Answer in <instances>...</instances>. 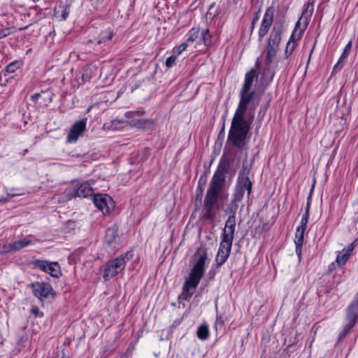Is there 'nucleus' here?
I'll list each match as a JSON object with an SVG mask.
<instances>
[{
    "instance_id": "nucleus-1",
    "label": "nucleus",
    "mask_w": 358,
    "mask_h": 358,
    "mask_svg": "<svg viewBox=\"0 0 358 358\" xmlns=\"http://www.w3.org/2000/svg\"><path fill=\"white\" fill-rule=\"evenodd\" d=\"M255 94V91L243 92L240 90V101L231 120L227 138V141L231 142L238 148L243 147L245 140L255 119V113L251 108L247 112L249 103Z\"/></svg>"
},
{
    "instance_id": "nucleus-2",
    "label": "nucleus",
    "mask_w": 358,
    "mask_h": 358,
    "mask_svg": "<svg viewBox=\"0 0 358 358\" xmlns=\"http://www.w3.org/2000/svg\"><path fill=\"white\" fill-rule=\"evenodd\" d=\"M197 253L199 257L191 269L182 287L183 294L185 295L186 299L192 296L205 271V264L208 259L207 252L206 250L200 249L197 251Z\"/></svg>"
},
{
    "instance_id": "nucleus-3",
    "label": "nucleus",
    "mask_w": 358,
    "mask_h": 358,
    "mask_svg": "<svg viewBox=\"0 0 358 358\" xmlns=\"http://www.w3.org/2000/svg\"><path fill=\"white\" fill-rule=\"evenodd\" d=\"M313 10L314 6L313 3H307L304 5V10L297 21L295 28L287 45H289L291 43H296L301 40L304 31L306 29L309 24Z\"/></svg>"
},
{
    "instance_id": "nucleus-4",
    "label": "nucleus",
    "mask_w": 358,
    "mask_h": 358,
    "mask_svg": "<svg viewBox=\"0 0 358 358\" xmlns=\"http://www.w3.org/2000/svg\"><path fill=\"white\" fill-rule=\"evenodd\" d=\"M221 191V189L208 187L203 201L204 218L207 220H213L214 218L213 210L218 201L219 197L220 196L222 199H225L227 198V194L225 195L222 194L220 195Z\"/></svg>"
},
{
    "instance_id": "nucleus-5",
    "label": "nucleus",
    "mask_w": 358,
    "mask_h": 358,
    "mask_svg": "<svg viewBox=\"0 0 358 358\" xmlns=\"http://www.w3.org/2000/svg\"><path fill=\"white\" fill-rule=\"evenodd\" d=\"M132 257V254L130 252L122 254L119 257L115 258L113 260L109 261L105 267L103 277L107 280L117 275L122 271L124 270L125 264Z\"/></svg>"
},
{
    "instance_id": "nucleus-6",
    "label": "nucleus",
    "mask_w": 358,
    "mask_h": 358,
    "mask_svg": "<svg viewBox=\"0 0 358 358\" xmlns=\"http://www.w3.org/2000/svg\"><path fill=\"white\" fill-rule=\"evenodd\" d=\"M229 166L230 161L229 158L223 155L220 159L216 171L210 182L209 187L222 190Z\"/></svg>"
},
{
    "instance_id": "nucleus-7",
    "label": "nucleus",
    "mask_w": 358,
    "mask_h": 358,
    "mask_svg": "<svg viewBox=\"0 0 358 358\" xmlns=\"http://www.w3.org/2000/svg\"><path fill=\"white\" fill-rule=\"evenodd\" d=\"M358 318V293L348 306L343 329L338 335V341L343 340L355 327Z\"/></svg>"
},
{
    "instance_id": "nucleus-8",
    "label": "nucleus",
    "mask_w": 358,
    "mask_h": 358,
    "mask_svg": "<svg viewBox=\"0 0 358 358\" xmlns=\"http://www.w3.org/2000/svg\"><path fill=\"white\" fill-rule=\"evenodd\" d=\"M144 113V110L129 111L125 113V116L130 120L129 124L133 127L144 130L150 129L154 127V122L151 119L136 118V115Z\"/></svg>"
},
{
    "instance_id": "nucleus-9",
    "label": "nucleus",
    "mask_w": 358,
    "mask_h": 358,
    "mask_svg": "<svg viewBox=\"0 0 358 358\" xmlns=\"http://www.w3.org/2000/svg\"><path fill=\"white\" fill-rule=\"evenodd\" d=\"M34 294L41 301L53 299L55 296L52 286L48 282H34L31 284Z\"/></svg>"
},
{
    "instance_id": "nucleus-10",
    "label": "nucleus",
    "mask_w": 358,
    "mask_h": 358,
    "mask_svg": "<svg viewBox=\"0 0 358 358\" xmlns=\"http://www.w3.org/2000/svg\"><path fill=\"white\" fill-rule=\"evenodd\" d=\"M35 268H38L52 277L58 278L61 275V269L57 262H48L44 259H36L33 262Z\"/></svg>"
},
{
    "instance_id": "nucleus-11",
    "label": "nucleus",
    "mask_w": 358,
    "mask_h": 358,
    "mask_svg": "<svg viewBox=\"0 0 358 358\" xmlns=\"http://www.w3.org/2000/svg\"><path fill=\"white\" fill-rule=\"evenodd\" d=\"M250 173V169L248 167L246 163H243L236 185L238 187L247 191L248 196L251 194L252 189V182L249 178Z\"/></svg>"
},
{
    "instance_id": "nucleus-12",
    "label": "nucleus",
    "mask_w": 358,
    "mask_h": 358,
    "mask_svg": "<svg viewBox=\"0 0 358 358\" xmlns=\"http://www.w3.org/2000/svg\"><path fill=\"white\" fill-rule=\"evenodd\" d=\"M232 243V241L222 238V241L220 244L215 257V263L217 267L221 266L227 260L231 253Z\"/></svg>"
},
{
    "instance_id": "nucleus-13",
    "label": "nucleus",
    "mask_w": 358,
    "mask_h": 358,
    "mask_svg": "<svg viewBox=\"0 0 358 358\" xmlns=\"http://www.w3.org/2000/svg\"><path fill=\"white\" fill-rule=\"evenodd\" d=\"M87 121V118H83L72 125L66 137L68 143H76L78 138L83 136L86 131Z\"/></svg>"
},
{
    "instance_id": "nucleus-14",
    "label": "nucleus",
    "mask_w": 358,
    "mask_h": 358,
    "mask_svg": "<svg viewBox=\"0 0 358 358\" xmlns=\"http://www.w3.org/2000/svg\"><path fill=\"white\" fill-rule=\"evenodd\" d=\"M93 202L95 206L101 210L103 214L108 213L114 208V202L108 194L94 195Z\"/></svg>"
},
{
    "instance_id": "nucleus-15",
    "label": "nucleus",
    "mask_w": 358,
    "mask_h": 358,
    "mask_svg": "<svg viewBox=\"0 0 358 358\" xmlns=\"http://www.w3.org/2000/svg\"><path fill=\"white\" fill-rule=\"evenodd\" d=\"M105 243L112 248H117L120 245V236L118 227L116 224L108 228L106 231Z\"/></svg>"
},
{
    "instance_id": "nucleus-16",
    "label": "nucleus",
    "mask_w": 358,
    "mask_h": 358,
    "mask_svg": "<svg viewBox=\"0 0 358 358\" xmlns=\"http://www.w3.org/2000/svg\"><path fill=\"white\" fill-rule=\"evenodd\" d=\"M260 68V60L259 58H257L255 63V69H252L250 71L247 72L245 76V80L243 85L241 89V91L243 92H251L250 89L252 86L253 81L255 78L258 77L257 71Z\"/></svg>"
},
{
    "instance_id": "nucleus-17",
    "label": "nucleus",
    "mask_w": 358,
    "mask_h": 358,
    "mask_svg": "<svg viewBox=\"0 0 358 358\" xmlns=\"http://www.w3.org/2000/svg\"><path fill=\"white\" fill-rule=\"evenodd\" d=\"M273 8L272 7L268 8L262 21L261 27L259 31V37H263L268 33L273 22Z\"/></svg>"
},
{
    "instance_id": "nucleus-18",
    "label": "nucleus",
    "mask_w": 358,
    "mask_h": 358,
    "mask_svg": "<svg viewBox=\"0 0 358 358\" xmlns=\"http://www.w3.org/2000/svg\"><path fill=\"white\" fill-rule=\"evenodd\" d=\"M236 213H231L227 218L222 233V238L234 241L236 229Z\"/></svg>"
},
{
    "instance_id": "nucleus-19",
    "label": "nucleus",
    "mask_w": 358,
    "mask_h": 358,
    "mask_svg": "<svg viewBox=\"0 0 358 358\" xmlns=\"http://www.w3.org/2000/svg\"><path fill=\"white\" fill-rule=\"evenodd\" d=\"M245 192V191L244 189H242L237 186L235 187L234 193L233 194V199L231 200V203L229 204L226 211H229L231 213H236L238 207L237 203L243 199Z\"/></svg>"
},
{
    "instance_id": "nucleus-20",
    "label": "nucleus",
    "mask_w": 358,
    "mask_h": 358,
    "mask_svg": "<svg viewBox=\"0 0 358 358\" xmlns=\"http://www.w3.org/2000/svg\"><path fill=\"white\" fill-rule=\"evenodd\" d=\"M32 243V241L29 239H22L17 241H14L5 245L6 251L7 252H13L18 251Z\"/></svg>"
},
{
    "instance_id": "nucleus-21",
    "label": "nucleus",
    "mask_w": 358,
    "mask_h": 358,
    "mask_svg": "<svg viewBox=\"0 0 358 358\" xmlns=\"http://www.w3.org/2000/svg\"><path fill=\"white\" fill-rule=\"evenodd\" d=\"M93 193L92 187L90 182H85L80 185L76 192V196L79 197H87Z\"/></svg>"
},
{
    "instance_id": "nucleus-22",
    "label": "nucleus",
    "mask_w": 358,
    "mask_h": 358,
    "mask_svg": "<svg viewBox=\"0 0 358 358\" xmlns=\"http://www.w3.org/2000/svg\"><path fill=\"white\" fill-rule=\"evenodd\" d=\"M187 46H178L176 49L173 48V54L176 55H171L166 59L165 65L167 69H170L176 65L177 56L181 54L185 50Z\"/></svg>"
},
{
    "instance_id": "nucleus-23",
    "label": "nucleus",
    "mask_w": 358,
    "mask_h": 358,
    "mask_svg": "<svg viewBox=\"0 0 358 358\" xmlns=\"http://www.w3.org/2000/svg\"><path fill=\"white\" fill-rule=\"evenodd\" d=\"M281 30L274 27L270 34L268 45H278L281 42Z\"/></svg>"
},
{
    "instance_id": "nucleus-24",
    "label": "nucleus",
    "mask_w": 358,
    "mask_h": 358,
    "mask_svg": "<svg viewBox=\"0 0 358 358\" xmlns=\"http://www.w3.org/2000/svg\"><path fill=\"white\" fill-rule=\"evenodd\" d=\"M351 47L352 46H345L339 60L334 66L333 73H336L343 68V64L342 62L348 57V55L350 54Z\"/></svg>"
},
{
    "instance_id": "nucleus-25",
    "label": "nucleus",
    "mask_w": 358,
    "mask_h": 358,
    "mask_svg": "<svg viewBox=\"0 0 358 358\" xmlns=\"http://www.w3.org/2000/svg\"><path fill=\"white\" fill-rule=\"evenodd\" d=\"M262 79L267 82H271L275 76V71L271 67V64L265 63V66L262 69Z\"/></svg>"
},
{
    "instance_id": "nucleus-26",
    "label": "nucleus",
    "mask_w": 358,
    "mask_h": 358,
    "mask_svg": "<svg viewBox=\"0 0 358 358\" xmlns=\"http://www.w3.org/2000/svg\"><path fill=\"white\" fill-rule=\"evenodd\" d=\"M209 328L207 324H202L198 327L196 331V336L200 340H207L209 338Z\"/></svg>"
},
{
    "instance_id": "nucleus-27",
    "label": "nucleus",
    "mask_w": 358,
    "mask_h": 358,
    "mask_svg": "<svg viewBox=\"0 0 358 358\" xmlns=\"http://www.w3.org/2000/svg\"><path fill=\"white\" fill-rule=\"evenodd\" d=\"M200 38L199 30L197 28H192L187 34V41L188 43H196L201 44V41H199Z\"/></svg>"
},
{
    "instance_id": "nucleus-28",
    "label": "nucleus",
    "mask_w": 358,
    "mask_h": 358,
    "mask_svg": "<svg viewBox=\"0 0 358 358\" xmlns=\"http://www.w3.org/2000/svg\"><path fill=\"white\" fill-rule=\"evenodd\" d=\"M277 48L278 46H268L266 58V63L267 64H271L275 58L278 51Z\"/></svg>"
},
{
    "instance_id": "nucleus-29",
    "label": "nucleus",
    "mask_w": 358,
    "mask_h": 358,
    "mask_svg": "<svg viewBox=\"0 0 358 358\" xmlns=\"http://www.w3.org/2000/svg\"><path fill=\"white\" fill-rule=\"evenodd\" d=\"M350 257V255H349L348 252H345L344 250H343L337 255L336 262L339 266H343L348 262Z\"/></svg>"
},
{
    "instance_id": "nucleus-30",
    "label": "nucleus",
    "mask_w": 358,
    "mask_h": 358,
    "mask_svg": "<svg viewBox=\"0 0 358 358\" xmlns=\"http://www.w3.org/2000/svg\"><path fill=\"white\" fill-rule=\"evenodd\" d=\"M310 195L308 197V202L306 203V211L303 215L300 224H302L303 227H307V224L309 218V211H310Z\"/></svg>"
},
{
    "instance_id": "nucleus-31",
    "label": "nucleus",
    "mask_w": 358,
    "mask_h": 358,
    "mask_svg": "<svg viewBox=\"0 0 358 358\" xmlns=\"http://www.w3.org/2000/svg\"><path fill=\"white\" fill-rule=\"evenodd\" d=\"M113 34L110 29L103 31L98 40V43H107L113 38Z\"/></svg>"
},
{
    "instance_id": "nucleus-32",
    "label": "nucleus",
    "mask_w": 358,
    "mask_h": 358,
    "mask_svg": "<svg viewBox=\"0 0 358 358\" xmlns=\"http://www.w3.org/2000/svg\"><path fill=\"white\" fill-rule=\"evenodd\" d=\"M21 66V62L18 61L13 62L8 64L6 67V71L8 73H14Z\"/></svg>"
},
{
    "instance_id": "nucleus-33",
    "label": "nucleus",
    "mask_w": 358,
    "mask_h": 358,
    "mask_svg": "<svg viewBox=\"0 0 358 358\" xmlns=\"http://www.w3.org/2000/svg\"><path fill=\"white\" fill-rule=\"evenodd\" d=\"M210 38H211V36L209 34L208 30L206 29V30L203 31L200 34V38H199V41H201V43H203L206 44V43H210Z\"/></svg>"
},
{
    "instance_id": "nucleus-34",
    "label": "nucleus",
    "mask_w": 358,
    "mask_h": 358,
    "mask_svg": "<svg viewBox=\"0 0 358 358\" xmlns=\"http://www.w3.org/2000/svg\"><path fill=\"white\" fill-rule=\"evenodd\" d=\"M207 175H203L201 176L198 181V186H197V192H199V194H201L204 189V186L207 181Z\"/></svg>"
},
{
    "instance_id": "nucleus-35",
    "label": "nucleus",
    "mask_w": 358,
    "mask_h": 358,
    "mask_svg": "<svg viewBox=\"0 0 358 358\" xmlns=\"http://www.w3.org/2000/svg\"><path fill=\"white\" fill-rule=\"evenodd\" d=\"M4 189H5V191L6 192L8 198L1 199L0 203H7L10 201V199L22 194L21 193L9 192L8 189L7 187H5Z\"/></svg>"
},
{
    "instance_id": "nucleus-36",
    "label": "nucleus",
    "mask_w": 358,
    "mask_h": 358,
    "mask_svg": "<svg viewBox=\"0 0 358 358\" xmlns=\"http://www.w3.org/2000/svg\"><path fill=\"white\" fill-rule=\"evenodd\" d=\"M304 239V234L299 233V231L295 232L294 243L298 245H303Z\"/></svg>"
},
{
    "instance_id": "nucleus-37",
    "label": "nucleus",
    "mask_w": 358,
    "mask_h": 358,
    "mask_svg": "<svg viewBox=\"0 0 358 358\" xmlns=\"http://www.w3.org/2000/svg\"><path fill=\"white\" fill-rule=\"evenodd\" d=\"M357 245V239L355 240L352 243H351L346 249H343L345 252H348L349 255H351L352 252Z\"/></svg>"
},
{
    "instance_id": "nucleus-38",
    "label": "nucleus",
    "mask_w": 358,
    "mask_h": 358,
    "mask_svg": "<svg viewBox=\"0 0 358 358\" xmlns=\"http://www.w3.org/2000/svg\"><path fill=\"white\" fill-rule=\"evenodd\" d=\"M31 313L34 315L36 317H43V313H41L38 308L36 307V306H34L31 308Z\"/></svg>"
},
{
    "instance_id": "nucleus-39",
    "label": "nucleus",
    "mask_w": 358,
    "mask_h": 358,
    "mask_svg": "<svg viewBox=\"0 0 358 358\" xmlns=\"http://www.w3.org/2000/svg\"><path fill=\"white\" fill-rule=\"evenodd\" d=\"M294 50V46H286V48H285V55L287 56L291 55L293 51Z\"/></svg>"
},
{
    "instance_id": "nucleus-40",
    "label": "nucleus",
    "mask_w": 358,
    "mask_h": 358,
    "mask_svg": "<svg viewBox=\"0 0 358 358\" xmlns=\"http://www.w3.org/2000/svg\"><path fill=\"white\" fill-rule=\"evenodd\" d=\"M223 323H224V321L222 320V316L217 315L215 326H217V325L222 326L223 324Z\"/></svg>"
},
{
    "instance_id": "nucleus-41",
    "label": "nucleus",
    "mask_w": 358,
    "mask_h": 358,
    "mask_svg": "<svg viewBox=\"0 0 358 358\" xmlns=\"http://www.w3.org/2000/svg\"><path fill=\"white\" fill-rule=\"evenodd\" d=\"M296 245V253L297 256L299 257V258L300 259L301 256L302 245Z\"/></svg>"
},
{
    "instance_id": "nucleus-42",
    "label": "nucleus",
    "mask_w": 358,
    "mask_h": 358,
    "mask_svg": "<svg viewBox=\"0 0 358 358\" xmlns=\"http://www.w3.org/2000/svg\"><path fill=\"white\" fill-rule=\"evenodd\" d=\"M41 94L40 93H35L33 95H31V99L33 101H37L38 99H39Z\"/></svg>"
},
{
    "instance_id": "nucleus-43",
    "label": "nucleus",
    "mask_w": 358,
    "mask_h": 358,
    "mask_svg": "<svg viewBox=\"0 0 358 358\" xmlns=\"http://www.w3.org/2000/svg\"><path fill=\"white\" fill-rule=\"evenodd\" d=\"M306 227H303L302 224H300V226L297 227L296 231H299V233L304 234Z\"/></svg>"
},
{
    "instance_id": "nucleus-44",
    "label": "nucleus",
    "mask_w": 358,
    "mask_h": 358,
    "mask_svg": "<svg viewBox=\"0 0 358 358\" xmlns=\"http://www.w3.org/2000/svg\"><path fill=\"white\" fill-rule=\"evenodd\" d=\"M258 14H259V12L257 13V15L255 17H254L253 20H252V26L255 25V24L257 22V21L258 20V18H259V16H258Z\"/></svg>"
},
{
    "instance_id": "nucleus-45",
    "label": "nucleus",
    "mask_w": 358,
    "mask_h": 358,
    "mask_svg": "<svg viewBox=\"0 0 358 358\" xmlns=\"http://www.w3.org/2000/svg\"><path fill=\"white\" fill-rule=\"evenodd\" d=\"M221 134H222L223 136L224 135V125H223L222 129L220 133V135H221Z\"/></svg>"
},
{
    "instance_id": "nucleus-46",
    "label": "nucleus",
    "mask_w": 358,
    "mask_h": 358,
    "mask_svg": "<svg viewBox=\"0 0 358 358\" xmlns=\"http://www.w3.org/2000/svg\"><path fill=\"white\" fill-rule=\"evenodd\" d=\"M122 121H120V120H115L113 121V124H116V123H122Z\"/></svg>"
},
{
    "instance_id": "nucleus-47",
    "label": "nucleus",
    "mask_w": 358,
    "mask_h": 358,
    "mask_svg": "<svg viewBox=\"0 0 358 358\" xmlns=\"http://www.w3.org/2000/svg\"><path fill=\"white\" fill-rule=\"evenodd\" d=\"M313 50H314V46H313V48H311L310 50V55H309V58L310 57L312 53L313 52Z\"/></svg>"
},
{
    "instance_id": "nucleus-48",
    "label": "nucleus",
    "mask_w": 358,
    "mask_h": 358,
    "mask_svg": "<svg viewBox=\"0 0 358 358\" xmlns=\"http://www.w3.org/2000/svg\"><path fill=\"white\" fill-rule=\"evenodd\" d=\"M85 76H85V74H83V80H87V79H89V78H85Z\"/></svg>"
},
{
    "instance_id": "nucleus-49",
    "label": "nucleus",
    "mask_w": 358,
    "mask_h": 358,
    "mask_svg": "<svg viewBox=\"0 0 358 358\" xmlns=\"http://www.w3.org/2000/svg\"><path fill=\"white\" fill-rule=\"evenodd\" d=\"M27 152H28V151H27V150H24V155L25 153H27Z\"/></svg>"
},
{
    "instance_id": "nucleus-50",
    "label": "nucleus",
    "mask_w": 358,
    "mask_h": 358,
    "mask_svg": "<svg viewBox=\"0 0 358 358\" xmlns=\"http://www.w3.org/2000/svg\"><path fill=\"white\" fill-rule=\"evenodd\" d=\"M350 43H351V42H350H350H348V45H350Z\"/></svg>"
},
{
    "instance_id": "nucleus-51",
    "label": "nucleus",
    "mask_w": 358,
    "mask_h": 358,
    "mask_svg": "<svg viewBox=\"0 0 358 358\" xmlns=\"http://www.w3.org/2000/svg\"><path fill=\"white\" fill-rule=\"evenodd\" d=\"M15 188H12L11 191H13V190H15Z\"/></svg>"
},
{
    "instance_id": "nucleus-52",
    "label": "nucleus",
    "mask_w": 358,
    "mask_h": 358,
    "mask_svg": "<svg viewBox=\"0 0 358 358\" xmlns=\"http://www.w3.org/2000/svg\"><path fill=\"white\" fill-rule=\"evenodd\" d=\"M1 37V36L0 35V38Z\"/></svg>"
}]
</instances>
